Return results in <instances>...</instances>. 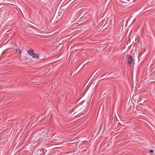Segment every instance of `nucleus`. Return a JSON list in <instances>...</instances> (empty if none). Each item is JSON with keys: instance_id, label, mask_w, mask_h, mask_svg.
Wrapping results in <instances>:
<instances>
[{"instance_id": "obj_6", "label": "nucleus", "mask_w": 155, "mask_h": 155, "mask_svg": "<svg viewBox=\"0 0 155 155\" xmlns=\"http://www.w3.org/2000/svg\"><path fill=\"white\" fill-rule=\"evenodd\" d=\"M107 74V73L105 74H104L103 76H102L101 77V78L102 77V76H104L106 74Z\"/></svg>"}, {"instance_id": "obj_1", "label": "nucleus", "mask_w": 155, "mask_h": 155, "mask_svg": "<svg viewBox=\"0 0 155 155\" xmlns=\"http://www.w3.org/2000/svg\"><path fill=\"white\" fill-rule=\"evenodd\" d=\"M127 60V64L129 66H131L134 65V63L133 61V58L132 56L127 55L126 57Z\"/></svg>"}, {"instance_id": "obj_3", "label": "nucleus", "mask_w": 155, "mask_h": 155, "mask_svg": "<svg viewBox=\"0 0 155 155\" xmlns=\"http://www.w3.org/2000/svg\"><path fill=\"white\" fill-rule=\"evenodd\" d=\"M16 53L18 54H20L21 52V51H20L19 49H16Z\"/></svg>"}, {"instance_id": "obj_4", "label": "nucleus", "mask_w": 155, "mask_h": 155, "mask_svg": "<svg viewBox=\"0 0 155 155\" xmlns=\"http://www.w3.org/2000/svg\"><path fill=\"white\" fill-rule=\"evenodd\" d=\"M153 151L152 150H151L150 151V153H153Z\"/></svg>"}, {"instance_id": "obj_7", "label": "nucleus", "mask_w": 155, "mask_h": 155, "mask_svg": "<svg viewBox=\"0 0 155 155\" xmlns=\"http://www.w3.org/2000/svg\"><path fill=\"white\" fill-rule=\"evenodd\" d=\"M109 78V77H107V78Z\"/></svg>"}, {"instance_id": "obj_2", "label": "nucleus", "mask_w": 155, "mask_h": 155, "mask_svg": "<svg viewBox=\"0 0 155 155\" xmlns=\"http://www.w3.org/2000/svg\"><path fill=\"white\" fill-rule=\"evenodd\" d=\"M34 52V51L33 50H30L28 51V53L29 55H31L33 58H39L40 56Z\"/></svg>"}, {"instance_id": "obj_5", "label": "nucleus", "mask_w": 155, "mask_h": 155, "mask_svg": "<svg viewBox=\"0 0 155 155\" xmlns=\"http://www.w3.org/2000/svg\"><path fill=\"white\" fill-rule=\"evenodd\" d=\"M39 59H40V60H42V59L44 60V58H40V57H39Z\"/></svg>"}]
</instances>
